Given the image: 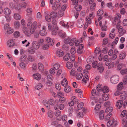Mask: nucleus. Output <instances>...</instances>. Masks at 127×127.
Wrapping results in <instances>:
<instances>
[{"label":"nucleus","instance_id":"25","mask_svg":"<svg viewBox=\"0 0 127 127\" xmlns=\"http://www.w3.org/2000/svg\"><path fill=\"white\" fill-rule=\"evenodd\" d=\"M58 29V28L57 27H55L53 29L52 28V34L56 35L57 32V31Z\"/></svg>","mask_w":127,"mask_h":127},{"label":"nucleus","instance_id":"33","mask_svg":"<svg viewBox=\"0 0 127 127\" xmlns=\"http://www.w3.org/2000/svg\"><path fill=\"white\" fill-rule=\"evenodd\" d=\"M47 115L49 117L52 118L53 116V112L51 110H49L48 111L47 113Z\"/></svg>","mask_w":127,"mask_h":127},{"label":"nucleus","instance_id":"43","mask_svg":"<svg viewBox=\"0 0 127 127\" xmlns=\"http://www.w3.org/2000/svg\"><path fill=\"white\" fill-rule=\"evenodd\" d=\"M103 12L102 9H100L97 11V15L98 16H100L103 14Z\"/></svg>","mask_w":127,"mask_h":127},{"label":"nucleus","instance_id":"28","mask_svg":"<svg viewBox=\"0 0 127 127\" xmlns=\"http://www.w3.org/2000/svg\"><path fill=\"white\" fill-rule=\"evenodd\" d=\"M120 73L121 74L124 75L127 74L125 76L127 77V68L126 69H124L120 71Z\"/></svg>","mask_w":127,"mask_h":127},{"label":"nucleus","instance_id":"58","mask_svg":"<svg viewBox=\"0 0 127 127\" xmlns=\"http://www.w3.org/2000/svg\"><path fill=\"white\" fill-rule=\"evenodd\" d=\"M5 17L7 22H9L10 21L11 17L10 15H5Z\"/></svg>","mask_w":127,"mask_h":127},{"label":"nucleus","instance_id":"60","mask_svg":"<svg viewBox=\"0 0 127 127\" xmlns=\"http://www.w3.org/2000/svg\"><path fill=\"white\" fill-rule=\"evenodd\" d=\"M75 70L74 68H72L70 72V75H72V76L75 75L76 74L75 73Z\"/></svg>","mask_w":127,"mask_h":127},{"label":"nucleus","instance_id":"11","mask_svg":"<svg viewBox=\"0 0 127 127\" xmlns=\"http://www.w3.org/2000/svg\"><path fill=\"white\" fill-rule=\"evenodd\" d=\"M127 95L125 92H122L120 95V98L121 100H125L126 98Z\"/></svg>","mask_w":127,"mask_h":127},{"label":"nucleus","instance_id":"63","mask_svg":"<svg viewBox=\"0 0 127 127\" xmlns=\"http://www.w3.org/2000/svg\"><path fill=\"white\" fill-rule=\"evenodd\" d=\"M60 66V65L59 64L56 63L54 65V67L55 69L57 70L59 68Z\"/></svg>","mask_w":127,"mask_h":127},{"label":"nucleus","instance_id":"46","mask_svg":"<svg viewBox=\"0 0 127 127\" xmlns=\"http://www.w3.org/2000/svg\"><path fill=\"white\" fill-rule=\"evenodd\" d=\"M27 12L28 15H30L31 14L32 12V9L31 8H29L27 9Z\"/></svg>","mask_w":127,"mask_h":127},{"label":"nucleus","instance_id":"17","mask_svg":"<svg viewBox=\"0 0 127 127\" xmlns=\"http://www.w3.org/2000/svg\"><path fill=\"white\" fill-rule=\"evenodd\" d=\"M64 52L60 50H58L56 52V54L59 57H61L64 54Z\"/></svg>","mask_w":127,"mask_h":127},{"label":"nucleus","instance_id":"27","mask_svg":"<svg viewBox=\"0 0 127 127\" xmlns=\"http://www.w3.org/2000/svg\"><path fill=\"white\" fill-rule=\"evenodd\" d=\"M102 86L101 84H98L96 86V90L98 92L102 91L103 89Z\"/></svg>","mask_w":127,"mask_h":127},{"label":"nucleus","instance_id":"8","mask_svg":"<svg viewBox=\"0 0 127 127\" xmlns=\"http://www.w3.org/2000/svg\"><path fill=\"white\" fill-rule=\"evenodd\" d=\"M23 31L26 36H29L31 35V34L29 31L27 27H24L23 28Z\"/></svg>","mask_w":127,"mask_h":127},{"label":"nucleus","instance_id":"1","mask_svg":"<svg viewBox=\"0 0 127 127\" xmlns=\"http://www.w3.org/2000/svg\"><path fill=\"white\" fill-rule=\"evenodd\" d=\"M107 123V126L108 127H115L117 125V121H114V119L113 118H111Z\"/></svg>","mask_w":127,"mask_h":127},{"label":"nucleus","instance_id":"21","mask_svg":"<svg viewBox=\"0 0 127 127\" xmlns=\"http://www.w3.org/2000/svg\"><path fill=\"white\" fill-rule=\"evenodd\" d=\"M109 91L108 88L106 86H104L103 87L102 91L104 93H108Z\"/></svg>","mask_w":127,"mask_h":127},{"label":"nucleus","instance_id":"64","mask_svg":"<svg viewBox=\"0 0 127 127\" xmlns=\"http://www.w3.org/2000/svg\"><path fill=\"white\" fill-rule=\"evenodd\" d=\"M14 36L16 37H18L20 35V33L18 31L15 32L14 33Z\"/></svg>","mask_w":127,"mask_h":127},{"label":"nucleus","instance_id":"53","mask_svg":"<svg viewBox=\"0 0 127 127\" xmlns=\"http://www.w3.org/2000/svg\"><path fill=\"white\" fill-rule=\"evenodd\" d=\"M108 60V56L107 55H106L102 57V61L105 62L106 61Z\"/></svg>","mask_w":127,"mask_h":127},{"label":"nucleus","instance_id":"34","mask_svg":"<svg viewBox=\"0 0 127 127\" xmlns=\"http://www.w3.org/2000/svg\"><path fill=\"white\" fill-rule=\"evenodd\" d=\"M45 19L46 21L48 22H51V17L49 14H47L45 16Z\"/></svg>","mask_w":127,"mask_h":127},{"label":"nucleus","instance_id":"5","mask_svg":"<svg viewBox=\"0 0 127 127\" xmlns=\"http://www.w3.org/2000/svg\"><path fill=\"white\" fill-rule=\"evenodd\" d=\"M97 70H99V72L100 73L102 72L104 69L103 67V66L102 64L101 63H99L97 64L96 67Z\"/></svg>","mask_w":127,"mask_h":127},{"label":"nucleus","instance_id":"26","mask_svg":"<svg viewBox=\"0 0 127 127\" xmlns=\"http://www.w3.org/2000/svg\"><path fill=\"white\" fill-rule=\"evenodd\" d=\"M73 65L71 63L69 62H68L66 64V67L69 69H71Z\"/></svg>","mask_w":127,"mask_h":127},{"label":"nucleus","instance_id":"57","mask_svg":"<svg viewBox=\"0 0 127 127\" xmlns=\"http://www.w3.org/2000/svg\"><path fill=\"white\" fill-rule=\"evenodd\" d=\"M49 44H46L44 45L42 47V48L44 50L47 49L49 46H50Z\"/></svg>","mask_w":127,"mask_h":127},{"label":"nucleus","instance_id":"47","mask_svg":"<svg viewBox=\"0 0 127 127\" xmlns=\"http://www.w3.org/2000/svg\"><path fill=\"white\" fill-rule=\"evenodd\" d=\"M118 32L119 33V36H121L125 33L126 31L125 30L122 29L120 31Z\"/></svg>","mask_w":127,"mask_h":127},{"label":"nucleus","instance_id":"23","mask_svg":"<svg viewBox=\"0 0 127 127\" xmlns=\"http://www.w3.org/2000/svg\"><path fill=\"white\" fill-rule=\"evenodd\" d=\"M75 96H73L71 97V99L72 100L69 103V105L70 106H73L74 103V101L75 100L74 99H75Z\"/></svg>","mask_w":127,"mask_h":127},{"label":"nucleus","instance_id":"36","mask_svg":"<svg viewBox=\"0 0 127 127\" xmlns=\"http://www.w3.org/2000/svg\"><path fill=\"white\" fill-rule=\"evenodd\" d=\"M113 108L111 107H108L105 110V112L106 113H110L113 110Z\"/></svg>","mask_w":127,"mask_h":127},{"label":"nucleus","instance_id":"13","mask_svg":"<svg viewBox=\"0 0 127 127\" xmlns=\"http://www.w3.org/2000/svg\"><path fill=\"white\" fill-rule=\"evenodd\" d=\"M123 103V100H118L116 104V106L119 109H120L122 106Z\"/></svg>","mask_w":127,"mask_h":127},{"label":"nucleus","instance_id":"9","mask_svg":"<svg viewBox=\"0 0 127 127\" xmlns=\"http://www.w3.org/2000/svg\"><path fill=\"white\" fill-rule=\"evenodd\" d=\"M13 32V28L10 27L7 29L6 32L5 34L6 36H8L9 34L12 33Z\"/></svg>","mask_w":127,"mask_h":127},{"label":"nucleus","instance_id":"44","mask_svg":"<svg viewBox=\"0 0 127 127\" xmlns=\"http://www.w3.org/2000/svg\"><path fill=\"white\" fill-rule=\"evenodd\" d=\"M101 104L99 102L96 105L95 108V110H97L99 109L101 106Z\"/></svg>","mask_w":127,"mask_h":127},{"label":"nucleus","instance_id":"29","mask_svg":"<svg viewBox=\"0 0 127 127\" xmlns=\"http://www.w3.org/2000/svg\"><path fill=\"white\" fill-rule=\"evenodd\" d=\"M109 95V94H104L103 95L102 99L103 100L106 101L108 99Z\"/></svg>","mask_w":127,"mask_h":127},{"label":"nucleus","instance_id":"56","mask_svg":"<svg viewBox=\"0 0 127 127\" xmlns=\"http://www.w3.org/2000/svg\"><path fill=\"white\" fill-rule=\"evenodd\" d=\"M55 87L56 89L58 90H60L61 89V85L60 84L57 83L55 84Z\"/></svg>","mask_w":127,"mask_h":127},{"label":"nucleus","instance_id":"37","mask_svg":"<svg viewBox=\"0 0 127 127\" xmlns=\"http://www.w3.org/2000/svg\"><path fill=\"white\" fill-rule=\"evenodd\" d=\"M27 56L26 55H24L21 56L20 59V61L21 62L25 61L27 58Z\"/></svg>","mask_w":127,"mask_h":127},{"label":"nucleus","instance_id":"30","mask_svg":"<svg viewBox=\"0 0 127 127\" xmlns=\"http://www.w3.org/2000/svg\"><path fill=\"white\" fill-rule=\"evenodd\" d=\"M61 85L64 86H66L67 84V81L66 78H64L61 82Z\"/></svg>","mask_w":127,"mask_h":127},{"label":"nucleus","instance_id":"59","mask_svg":"<svg viewBox=\"0 0 127 127\" xmlns=\"http://www.w3.org/2000/svg\"><path fill=\"white\" fill-rule=\"evenodd\" d=\"M126 119H123L122 124L123 125L125 124L124 127H127V120L126 122Z\"/></svg>","mask_w":127,"mask_h":127},{"label":"nucleus","instance_id":"2","mask_svg":"<svg viewBox=\"0 0 127 127\" xmlns=\"http://www.w3.org/2000/svg\"><path fill=\"white\" fill-rule=\"evenodd\" d=\"M110 81L113 84H115L117 83L119 80V76L116 75H113L111 78Z\"/></svg>","mask_w":127,"mask_h":127},{"label":"nucleus","instance_id":"51","mask_svg":"<svg viewBox=\"0 0 127 127\" xmlns=\"http://www.w3.org/2000/svg\"><path fill=\"white\" fill-rule=\"evenodd\" d=\"M20 26V24L18 21L15 22L14 23V26L17 29Z\"/></svg>","mask_w":127,"mask_h":127},{"label":"nucleus","instance_id":"7","mask_svg":"<svg viewBox=\"0 0 127 127\" xmlns=\"http://www.w3.org/2000/svg\"><path fill=\"white\" fill-rule=\"evenodd\" d=\"M64 104H57L55 105L54 107V108H55V110L58 109H59L60 110H63L64 108Z\"/></svg>","mask_w":127,"mask_h":127},{"label":"nucleus","instance_id":"62","mask_svg":"<svg viewBox=\"0 0 127 127\" xmlns=\"http://www.w3.org/2000/svg\"><path fill=\"white\" fill-rule=\"evenodd\" d=\"M97 64V61H95L92 64L93 67L94 68H96Z\"/></svg>","mask_w":127,"mask_h":127},{"label":"nucleus","instance_id":"61","mask_svg":"<svg viewBox=\"0 0 127 127\" xmlns=\"http://www.w3.org/2000/svg\"><path fill=\"white\" fill-rule=\"evenodd\" d=\"M19 66L22 68H24L26 67V64L23 62H21L20 63Z\"/></svg>","mask_w":127,"mask_h":127},{"label":"nucleus","instance_id":"4","mask_svg":"<svg viewBox=\"0 0 127 127\" xmlns=\"http://www.w3.org/2000/svg\"><path fill=\"white\" fill-rule=\"evenodd\" d=\"M58 3L54 2L52 6V8L54 10H56L58 9H59L60 8L61 6V3H59L58 4Z\"/></svg>","mask_w":127,"mask_h":127},{"label":"nucleus","instance_id":"19","mask_svg":"<svg viewBox=\"0 0 127 127\" xmlns=\"http://www.w3.org/2000/svg\"><path fill=\"white\" fill-rule=\"evenodd\" d=\"M76 79L78 80H80L82 78L83 74L81 73H77L76 74Z\"/></svg>","mask_w":127,"mask_h":127},{"label":"nucleus","instance_id":"24","mask_svg":"<svg viewBox=\"0 0 127 127\" xmlns=\"http://www.w3.org/2000/svg\"><path fill=\"white\" fill-rule=\"evenodd\" d=\"M64 88V91L66 93H68L71 90L70 87L68 86H66Z\"/></svg>","mask_w":127,"mask_h":127},{"label":"nucleus","instance_id":"54","mask_svg":"<svg viewBox=\"0 0 127 127\" xmlns=\"http://www.w3.org/2000/svg\"><path fill=\"white\" fill-rule=\"evenodd\" d=\"M85 77H83V78L82 80V81L83 83L86 84V81H88V80L89 79V78L88 76H87V77H86V76H85Z\"/></svg>","mask_w":127,"mask_h":127},{"label":"nucleus","instance_id":"18","mask_svg":"<svg viewBox=\"0 0 127 127\" xmlns=\"http://www.w3.org/2000/svg\"><path fill=\"white\" fill-rule=\"evenodd\" d=\"M104 111L102 110L100 112L99 114V117L100 120H102L104 119Z\"/></svg>","mask_w":127,"mask_h":127},{"label":"nucleus","instance_id":"35","mask_svg":"<svg viewBox=\"0 0 127 127\" xmlns=\"http://www.w3.org/2000/svg\"><path fill=\"white\" fill-rule=\"evenodd\" d=\"M78 3L75 4L76 5L75 6V8L77 11H79L82 8V7L80 5H78Z\"/></svg>","mask_w":127,"mask_h":127},{"label":"nucleus","instance_id":"12","mask_svg":"<svg viewBox=\"0 0 127 127\" xmlns=\"http://www.w3.org/2000/svg\"><path fill=\"white\" fill-rule=\"evenodd\" d=\"M8 46L9 47H11L15 45L14 42L12 40H8L7 43Z\"/></svg>","mask_w":127,"mask_h":127},{"label":"nucleus","instance_id":"49","mask_svg":"<svg viewBox=\"0 0 127 127\" xmlns=\"http://www.w3.org/2000/svg\"><path fill=\"white\" fill-rule=\"evenodd\" d=\"M43 86L42 85L41 83L38 84L35 86V88L37 90H39Z\"/></svg>","mask_w":127,"mask_h":127},{"label":"nucleus","instance_id":"48","mask_svg":"<svg viewBox=\"0 0 127 127\" xmlns=\"http://www.w3.org/2000/svg\"><path fill=\"white\" fill-rule=\"evenodd\" d=\"M127 114V111L125 110H124L121 114V117H124Z\"/></svg>","mask_w":127,"mask_h":127},{"label":"nucleus","instance_id":"22","mask_svg":"<svg viewBox=\"0 0 127 127\" xmlns=\"http://www.w3.org/2000/svg\"><path fill=\"white\" fill-rule=\"evenodd\" d=\"M33 76H34V79L37 80H39L41 79V75L38 73H36L34 74H33Z\"/></svg>","mask_w":127,"mask_h":127},{"label":"nucleus","instance_id":"15","mask_svg":"<svg viewBox=\"0 0 127 127\" xmlns=\"http://www.w3.org/2000/svg\"><path fill=\"white\" fill-rule=\"evenodd\" d=\"M4 13L5 15H10L11 13L10 10L8 8H6L4 10Z\"/></svg>","mask_w":127,"mask_h":127},{"label":"nucleus","instance_id":"20","mask_svg":"<svg viewBox=\"0 0 127 127\" xmlns=\"http://www.w3.org/2000/svg\"><path fill=\"white\" fill-rule=\"evenodd\" d=\"M38 68L40 71L41 72L43 71L44 70V66L41 63H39L38 64Z\"/></svg>","mask_w":127,"mask_h":127},{"label":"nucleus","instance_id":"38","mask_svg":"<svg viewBox=\"0 0 127 127\" xmlns=\"http://www.w3.org/2000/svg\"><path fill=\"white\" fill-rule=\"evenodd\" d=\"M70 56V54L69 53H67L63 57V59L65 61H67L69 60Z\"/></svg>","mask_w":127,"mask_h":127},{"label":"nucleus","instance_id":"32","mask_svg":"<svg viewBox=\"0 0 127 127\" xmlns=\"http://www.w3.org/2000/svg\"><path fill=\"white\" fill-rule=\"evenodd\" d=\"M123 87V84L122 82L120 83L117 86V89L119 91H121Z\"/></svg>","mask_w":127,"mask_h":127},{"label":"nucleus","instance_id":"42","mask_svg":"<svg viewBox=\"0 0 127 127\" xmlns=\"http://www.w3.org/2000/svg\"><path fill=\"white\" fill-rule=\"evenodd\" d=\"M73 4L74 5L77 4L78 3V2H82L83 0H71Z\"/></svg>","mask_w":127,"mask_h":127},{"label":"nucleus","instance_id":"52","mask_svg":"<svg viewBox=\"0 0 127 127\" xmlns=\"http://www.w3.org/2000/svg\"><path fill=\"white\" fill-rule=\"evenodd\" d=\"M40 34L42 36H44L46 35L47 34V32L45 31H40L39 32Z\"/></svg>","mask_w":127,"mask_h":127},{"label":"nucleus","instance_id":"10","mask_svg":"<svg viewBox=\"0 0 127 127\" xmlns=\"http://www.w3.org/2000/svg\"><path fill=\"white\" fill-rule=\"evenodd\" d=\"M32 45L33 48L34 49H38L39 47V44L36 41L33 42Z\"/></svg>","mask_w":127,"mask_h":127},{"label":"nucleus","instance_id":"55","mask_svg":"<svg viewBox=\"0 0 127 127\" xmlns=\"http://www.w3.org/2000/svg\"><path fill=\"white\" fill-rule=\"evenodd\" d=\"M57 13L55 12H52L50 14V16L52 18H55L56 16Z\"/></svg>","mask_w":127,"mask_h":127},{"label":"nucleus","instance_id":"39","mask_svg":"<svg viewBox=\"0 0 127 127\" xmlns=\"http://www.w3.org/2000/svg\"><path fill=\"white\" fill-rule=\"evenodd\" d=\"M14 18L17 20L20 19L21 17L20 15L17 13H15L14 14Z\"/></svg>","mask_w":127,"mask_h":127},{"label":"nucleus","instance_id":"14","mask_svg":"<svg viewBox=\"0 0 127 127\" xmlns=\"http://www.w3.org/2000/svg\"><path fill=\"white\" fill-rule=\"evenodd\" d=\"M68 23L66 22H64L63 21H61V25L64 27L68 28L69 26L68 25Z\"/></svg>","mask_w":127,"mask_h":127},{"label":"nucleus","instance_id":"3","mask_svg":"<svg viewBox=\"0 0 127 127\" xmlns=\"http://www.w3.org/2000/svg\"><path fill=\"white\" fill-rule=\"evenodd\" d=\"M61 113V111L59 110H56L55 112V115L56 117V119L57 121H60L62 119Z\"/></svg>","mask_w":127,"mask_h":127},{"label":"nucleus","instance_id":"41","mask_svg":"<svg viewBox=\"0 0 127 127\" xmlns=\"http://www.w3.org/2000/svg\"><path fill=\"white\" fill-rule=\"evenodd\" d=\"M9 7L11 9H13L15 8V4L13 2L10 3L9 5Z\"/></svg>","mask_w":127,"mask_h":127},{"label":"nucleus","instance_id":"40","mask_svg":"<svg viewBox=\"0 0 127 127\" xmlns=\"http://www.w3.org/2000/svg\"><path fill=\"white\" fill-rule=\"evenodd\" d=\"M84 104L83 103L81 102L78 105L77 108L78 109L80 110L83 107Z\"/></svg>","mask_w":127,"mask_h":127},{"label":"nucleus","instance_id":"16","mask_svg":"<svg viewBox=\"0 0 127 127\" xmlns=\"http://www.w3.org/2000/svg\"><path fill=\"white\" fill-rule=\"evenodd\" d=\"M126 53L124 52H123L119 54V58L121 59H123L126 57Z\"/></svg>","mask_w":127,"mask_h":127},{"label":"nucleus","instance_id":"6","mask_svg":"<svg viewBox=\"0 0 127 127\" xmlns=\"http://www.w3.org/2000/svg\"><path fill=\"white\" fill-rule=\"evenodd\" d=\"M45 42L46 44H49L50 45H53L54 44L53 41L49 37L46 38Z\"/></svg>","mask_w":127,"mask_h":127},{"label":"nucleus","instance_id":"50","mask_svg":"<svg viewBox=\"0 0 127 127\" xmlns=\"http://www.w3.org/2000/svg\"><path fill=\"white\" fill-rule=\"evenodd\" d=\"M108 38H104L103 40V43L102 45H104L107 44L108 42Z\"/></svg>","mask_w":127,"mask_h":127},{"label":"nucleus","instance_id":"31","mask_svg":"<svg viewBox=\"0 0 127 127\" xmlns=\"http://www.w3.org/2000/svg\"><path fill=\"white\" fill-rule=\"evenodd\" d=\"M76 40V39L75 38H74L70 39V40L69 42V45L71 46H73L74 44V43L75 42Z\"/></svg>","mask_w":127,"mask_h":127},{"label":"nucleus","instance_id":"45","mask_svg":"<svg viewBox=\"0 0 127 127\" xmlns=\"http://www.w3.org/2000/svg\"><path fill=\"white\" fill-rule=\"evenodd\" d=\"M96 4L95 3H93L90 6V8L91 11L94 10L95 8Z\"/></svg>","mask_w":127,"mask_h":127}]
</instances>
